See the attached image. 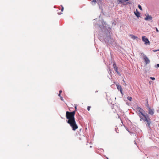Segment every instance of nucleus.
Wrapping results in <instances>:
<instances>
[{"instance_id":"1","label":"nucleus","mask_w":159,"mask_h":159,"mask_svg":"<svg viewBox=\"0 0 159 159\" xmlns=\"http://www.w3.org/2000/svg\"><path fill=\"white\" fill-rule=\"evenodd\" d=\"M75 111L71 112L67 111L66 112V117L68 120L67 122L70 125L74 131H75L78 128L75 120Z\"/></svg>"},{"instance_id":"2","label":"nucleus","mask_w":159,"mask_h":159,"mask_svg":"<svg viewBox=\"0 0 159 159\" xmlns=\"http://www.w3.org/2000/svg\"><path fill=\"white\" fill-rule=\"evenodd\" d=\"M137 109L138 111L140 112L141 115L144 117L145 119L144 121H145L147 122V124H146L148 126L149 128H150V124L151 123L150 119L149 118H147L145 115L143 114V112L144 111V110L142 109L139 107H137Z\"/></svg>"},{"instance_id":"3","label":"nucleus","mask_w":159,"mask_h":159,"mask_svg":"<svg viewBox=\"0 0 159 159\" xmlns=\"http://www.w3.org/2000/svg\"><path fill=\"white\" fill-rule=\"evenodd\" d=\"M142 40L145 43V44H150V43L148 39L145 36H142Z\"/></svg>"},{"instance_id":"4","label":"nucleus","mask_w":159,"mask_h":159,"mask_svg":"<svg viewBox=\"0 0 159 159\" xmlns=\"http://www.w3.org/2000/svg\"><path fill=\"white\" fill-rule=\"evenodd\" d=\"M143 57L144 60L146 64H148L150 62V60L144 54H143Z\"/></svg>"},{"instance_id":"5","label":"nucleus","mask_w":159,"mask_h":159,"mask_svg":"<svg viewBox=\"0 0 159 159\" xmlns=\"http://www.w3.org/2000/svg\"><path fill=\"white\" fill-rule=\"evenodd\" d=\"M116 84V85L117 89L119 90H120V93H121V94H123V92H122V88H121V85H120V84Z\"/></svg>"},{"instance_id":"6","label":"nucleus","mask_w":159,"mask_h":159,"mask_svg":"<svg viewBox=\"0 0 159 159\" xmlns=\"http://www.w3.org/2000/svg\"><path fill=\"white\" fill-rule=\"evenodd\" d=\"M148 113L151 115H153L154 113V110L153 109H152L150 107H149L148 109Z\"/></svg>"},{"instance_id":"7","label":"nucleus","mask_w":159,"mask_h":159,"mask_svg":"<svg viewBox=\"0 0 159 159\" xmlns=\"http://www.w3.org/2000/svg\"><path fill=\"white\" fill-rule=\"evenodd\" d=\"M152 18L151 16L147 15L146 18H145V20H152Z\"/></svg>"},{"instance_id":"8","label":"nucleus","mask_w":159,"mask_h":159,"mask_svg":"<svg viewBox=\"0 0 159 159\" xmlns=\"http://www.w3.org/2000/svg\"><path fill=\"white\" fill-rule=\"evenodd\" d=\"M139 113H138V115H139V117L140 118V120L141 121L142 120H144V119H145V118L143 116V115H141V113L140 112H139Z\"/></svg>"},{"instance_id":"9","label":"nucleus","mask_w":159,"mask_h":159,"mask_svg":"<svg viewBox=\"0 0 159 159\" xmlns=\"http://www.w3.org/2000/svg\"><path fill=\"white\" fill-rule=\"evenodd\" d=\"M119 1L118 3H121L124 4V2H126L129 1V0H117Z\"/></svg>"},{"instance_id":"10","label":"nucleus","mask_w":159,"mask_h":159,"mask_svg":"<svg viewBox=\"0 0 159 159\" xmlns=\"http://www.w3.org/2000/svg\"><path fill=\"white\" fill-rule=\"evenodd\" d=\"M137 12H134L135 15L138 17H139L140 16V13L139 12L137 11V10H136Z\"/></svg>"},{"instance_id":"11","label":"nucleus","mask_w":159,"mask_h":159,"mask_svg":"<svg viewBox=\"0 0 159 159\" xmlns=\"http://www.w3.org/2000/svg\"><path fill=\"white\" fill-rule=\"evenodd\" d=\"M113 66L114 69L117 67L116 66V64L115 63H113Z\"/></svg>"},{"instance_id":"12","label":"nucleus","mask_w":159,"mask_h":159,"mask_svg":"<svg viewBox=\"0 0 159 159\" xmlns=\"http://www.w3.org/2000/svg\"><path fill=\"white\" fill-rule=\"evenodd\" d=\"M127 99L128 100H129L130 101H131L132 100V98L131 97H129V96H128L127 98Z\"/></svg>"},{"instance_id":"13","label":"nucleus","mask_w":159,"mask_h":159,"mask_svg":"<svg viewBox=\"0 0 159 159\" xmlns=\"http://www.w3.org/2000/svg\"><path fill=\"white\" fill-rule=\"evenodd\" d=\"M147 104H146V107H147L148 109L149 108V107H149V104H148V100H147Z\"/></svg>"},{"instance_id":"14","label":"nucleus","mask_w":159,"mask_h":159,"mask_svg":"<svg viewBox=\"0 0 159 159\" xmlns=\"http://www.w3.org/2000/svg\"><path fill=\"white\" fill-rule=\"evenodd\" d=\"M131 38L133 39H136L137 37L133 35H131Z\"/></svg>"},{"instance_id":"15","label":"nucleus","mask_w":159,"mask_h":159,"mask_svg":"<svg viewBox=\"0 0 159 159\" xmlns=\"http://www.w3.org/2000/svg\"><path fill=\"white\" fill-rule=\"evenodd\" d=\"M138 7L139 8V9H140L141 10V11H142V8L141 6V5H138Z\"/></svg>"},{"instance_id":"16","label":"nucleus","mask_w":159,"mask_h":159,"mask_svg":"<svg viewBox=\"0 0 159 159\" xmlns=\"http://www.w3.org/2000/svg\"><path fill=\"white\" fill-rule=\"evenodd\" d=\"M62 91L61 90H60L59 91V94L58 95V96H60H60H61V93Z\"/></svg>"},{"instance_id":"17","label":"nucleus","mask_w":159,"mask_h":159,"mask_svg":"<svg viewBox=\"0 0 159 159\" xmlns=\"http://www.w3.org/2000/svg\"><path fill=\"white\" fill-rule=\"evenodd\" d=\"M91 108V107L89 106H88L87 107V110L88 111H89L90 110V108Z\"/></svg>"},{"instance_id":"18","label":"nucleus","mask_w":159,"mask_h":159,"mask_svg":"<svg viewBox=\"0 0 159 159\" xmlns=\"http://www.w3.org/2000/svg\"><path fill=\"white\" fill-rule=\"evenodd\" d=\"M93 2H94L95 4L96 2V0H93V1H92L91 2L92 3Z\"/></svg>"},{"instance_id":"19","label":"nucleus","mask_w":159,"mask_h":159,"mask_svg":"<svg viewBox=\"0 0 159 159\" xmlns=\"http://www.w3.org/2000/svg\"><path fill=\"white\" fill-rule=\"evenodd\" d=\"M150 78L153 80H154L155 79V78L154 77H150Z\"/></svg>"},{"instance_id":"20","label":"nucleus","mask_w":159,"mask_h":159,"mask_svg":"<svg viewBox=\"0 0 159 159\" xmlns=\"http://www.w3.org/2000/svg\"><path fill=\"white\" fill-rule=\"evenodd\" d=\"M116 71H117V70H118V68L117 67V68H116L114 69Z\"/></svg>"},{"instance_id":"21","label":"nucleus","mask_w":159,"mask_h":159,"mask_svg":"<svg viewBox=\"0 0 159 159\" xmlns=\"http://www.w3.org/2000/svg\"><path fill=\"white\" fill-rule=\"evenodd\" d=\"M64 10V8L63 7H62L61 9V11H63Z\"/></svg>"},{"instance_id":"22","label":"nucleus","mask_w":159,"mask_h":159,"mask_svg":"<svg viewBox=\"0 0 159 159\" xmlns=\"http://www.w3.org/2000/svg\"><path fill=\"white\" fill-rule=\"evenodd\" d=\"M156 31H157V32H159V30H158L157 29V28H156Z\"/></svg>"},{"instance_id":"23","label":"nucleus","mask_w":159,"mask_h":159,"mask_svg":"<svg viewBox=\"0 0 159 159\" xmlns=\"http://www.w3.org/2000/svg\"><path fill=\"white\" fill-rule=\"evenodd\" d=\"M117 73L118 74V75H119L120 76V72H117Z\"/></svg>"},{"instance_id":"24","label":"nucleus","mask_w":159,"mask_h":159,"mask_svg":"<svg viewBox=\"0 0 159 159\" xmlns=\"http://www.w3.org/2000/svg\"><path fill=\"white\" fill-rule=\"evenodd\" d=\"M62 98H63L62 97H61V100H63Z\"/></svg>"},{"instance_id":"25","label":"nucleus","mask_w":159,"mask_h":159,"mask_svg":"<svg viewBox=\"0 0 159 159\" xmlns=\"http://www.w3.org/2000/svg\"><path fill=\"white\" fill-rule=\"evenodd\" d=\"M157 66L158 67H159V64H157Z\"/></svg>"},{"instance_id":"26","label":"nucleus","mask_w":159,"mask_h":159,"mask_svg":"<svg viewBox=\"0 0 159 159\" xmlns=\"http://www.w3.org/2000/svg\"><path fill=\"white\" fill-rule=\"evenodd\" d=\"M75 109H77L76 107L75 106Z\"/></svg>"},{"instance_id":"27","label":"nucleus","mask_w":159,"mask_h":159,"mask_svg":"<svg viewBox=\"0 0 159 159\" xmlns=\"http://www.w3.org/2000/svg\"><path fill=\"white\" fill-rule=\"evenodd\" d=\"M116 72L117 73V72H118L119 71H118V70H117V71H116Z\"/></svg>"},{"instance_id":"28","label":"nucleus","mask_w":159,"mask_h":159,"mask_svg":"<svg viewBox=\"0 0 159 159\" xmlns=\"http://www.w3.org/2000/svg\"><path fill=\"white\" fill-rule=\"evenodd\" d=\"M127 3H130L129 2H128L127 3Z\"/></svg>"},{"instance_id":"29","label":"nucleus","mask_w":159,"mask_h":159,"mask_svg":"<svg viewBox=\"0 0 159 159\" xmlns=\"http://www.w3.org/2000/svg\"><path fill=\"white\" fill-rule=\"evenodd\" d=\"M123 81L124 82H125V80H123Z\"/></svg>"}]
</instances>
